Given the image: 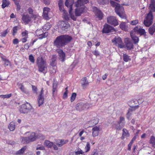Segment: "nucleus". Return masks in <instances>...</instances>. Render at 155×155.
<instances>
[{
	"label": "nucleus",
	"mask_w": 155,
	"mask_h": 155,
	"mask_svg": "<svg viewBox=\"0 0 155 155\" xmlns=\"http://www.w3.org/2000/svg\"><path fill=\"white\" fill-rule=\"evenodd\" d=\"M153 16L151 12H149L145 18L143 24L146 27H149L151 25L153 21Z\"/></svg>",
	"instance_id": "39448f33"
},
{
	"label": "nucleus",
	"mask_w": 155,
	"mask_h": 155,
	"mask_svg": "<svg viewBox=\"0 0 155 155\" xmlns=\"http://www.w3.org/2000/svg\"><path fill=\"white\" fill-rule=\"evenodd\" d=\"M58 85V83L54 82L52 85V94L53 95L55 92L57 91V88Z\"/></svg>",
	"instance_id": "393cba45"
},
{
	"label": "nucleus",
	"mask_w": 155,
	"mask_h": 155,
	"mask_svg": "<svg viewBox=\"0 0 155 155\" xmlns=\"http://www.w3.org/2000/svg\"><path fill=\"white\" fill-rule=\"evenodd\" d=\"M114 31L115 29L114 28L108 24H106L104 26L102 32L103 33H108Z\"/></svg>",
	"instance_id": "9b49d317"
},
{
	"label": "nucleus",
	"mask_w": 155,
	"mask_h": 155,
	"mask_svg": "<svg viewBox=\"0 0 155 155\" xmlns=\"http://www.w3.org/2000/svg\"><path fill=\"white\" fill-rule=\"evenodd\" d=\"M35 34L38 36H39V38L40 39H42L43 38H46L48 35V32H45L43 33V32L42 29H37L35 32Z\"/></svg>",
	"instance_id": "f8f14e48"
},
{
	"label": "nucleus",
	"mask_w": 155,
	"mask_h": 155,
	"mask_svg": "<svg viewBox=\"0 0 155 155\" xmlns=\"http://www.w3.org/2000/svg\"><path fill=\"white\" fill-rule=\"evenodd\" d=\"M29 137L31 142L35 140L38 138H40L42 140H44L45 139V136L43 135L40 134H36L34 132L31 133Z\"/></svg>",
	"instance_id": "6e6552de"
},
{
	"label": "nucleus",
	"mask_w": 155,
	"mask_h": 155,
	"mask_svg": "<svg viewBox=\"0 0 155 155\" xmlns=\"http://www.w3.org/2000/svg\"><path fill=\"white\" fill-rule=\"evenodd\" d=\"M107 22L114 26H116L118 25L117 20L115 17L114 16H110L107 18Z\"/></svg>",
	"instance_id": "1a4fd4ad"
},
{
	"label": "nucleus",
	"mask_w": 155,
	"mask_h": 155,
	"mask_svg": "<svg viewBox=\"0 0 155 155\" xmlns=\"http://www.w3.org/2000/svg\"><path fill=\"white\" fill-rule=\"evenodd\" d=\"M90 122L93 125L97 124L98 122V120L97 118L91 120Z\"/></svg>",
	"instance_id": "e433bc0d"
},
{
	"label": "nucleus",
	"mask_w": 155,
	"mask_h": 155,
	"mask_svg": "<svg viewBox=\"0 0 155 155\" xmlns=\"http://www.w3.org/2000/svg\"><path fill=\"white\" fill-rule=\"evenodd\" d=\"M123 59L125 62H127L131 60L130 56L126 54H124L123 55Z\"/></svg>",
	"instance_id": "bb28decb"
},
{
	"label": "nucleus",
	"mask_w": 155,
	"mask_h": 155,
	"mask_svg": "<svg viewBox=\"0 0 155 155\" xmlns=\"http://www.w3.org/2000/svg\"><path fill=\"white\" fill-rule=\"evenodd\" d=\"M135 34H139L140 36L145 35L146 32L144 29L136 26L130 32V35L133 40L135 44L138 43L139 38L138 37L135 36Z\"/></svg>",
	"instance_id": "20e7f679"
},
{
	"label": "nucleus",
	"mask_w": 155,
	"mask_h": 155,
	"mask_svg": "<svg viewBox=\"0 0 155 155\" xmlns=\"http://www.w3.org/2000/svg\"><path fill=\"white\" fill-rule=\"evenodd\" d=\"M28 31L26 30L22 32L21 33V36L22 37H28Z\"/></svg>",
	"instance_id": "4c0bfd02"
},
{
	"label": "nucleus",
	"mask_w": 155,
	"mask_h": 155,
	"mask_svg": "<svg viewBox=\"0 0 155 155\" xmlns=\"http://www.w3.org/2000/svg\"><path fill=\"white\" fill-rule=\"evenodd\" d=\"M13 33L12 35L14 36L15 35V34L17 33V31L18 30V28L17 26L14 27L12 29Z\"/></svg>",
	"instance_id": "c03bdc74"
},
{
	"label": "nucleus",
	"mask_w": 155,
	"mask_h": 155,
	"mask_svg": "<svg viewBox=\"0 0 155 155\" xmlns=\"http://www.w3.org/2000/svg\"><path fill=\"white\" fill-rule=\"evenodd\" d=\"M28 37H22L20 40V41H21L22 43H25L27 41Z\"/></svg>",
	"instance_id": "052dcab7"
},
{
	"label": "nucleus",
	"mask_w": 155,
	"mask_h": 155,
	"mask_svg": "<svg viewBox=\"0 0 155 155\" xmlns=\"http://www.w3.org/2000/svg\"><path fill=\"white\" fill-rule=\"evenodd\" d=\"M32 109V107L28 102L22 105L20 108V112L22 113H27Z\"/></svg>",
	"instance_id": "0eeeda50"
},
{
	"label": "nucleus",
	"mask_w": 155,
	"mask_h": 155,
	"mask_svg": "<svg viewBox=\"0 0 155 155\" xmlns=\"http://www.w3.org/2000/svg\"><path fill=\"white\" fill-rule=\"evenodd\" d=\"M36 63L38 71L45 74L47 72L48 67L46 60L42 56L38 57L36 59Z\"/></svg>",
	"instance_id": "7ed1b4c3"
},
{
	"label": "nucleus",
	"mask_w": 155,
	"mask_h": 155,
	"mask_svg": "<svg viewBox=\"0 0 155 155\" xmlns=\"http://www.w3.org/2000/svg\"><path fill=\"white\" fill-rule=\"evenodd\" d=\"M28 13H29V14H30V15H32V14H33V9L31 7H29V8L28 10Z\"/></svg>",
	"instance_id": "13d9d810"
},
{
	"label": "nucleus",
	"mask_w": 155,
	"mask_h": 155,
	"mask_svg": "<svg viewBox=\"0 0 155 155\" xmlns=\"http://www.w3.org/2000/svg\"><path fill=\"white\" fill-rule=\"evenodd\" d=\"M110 4L113 7H115V8L117 5H119V4L117 3L114 2L112 1H110Z\"/></svg>",
	"instance_id": "864d4df0"
},
{
	"label": "nucleus",
	"mask_w": 155,
	"mask_h": 155,
	"mask_svg": "<svg viewBox=\"0 0 155 155\" xmlns=\"http://www.w3.org/2000/svg\"><path fill=\"white\" fill-rule=\"evenodd\" d=\"M138 23V20H135L131 21L130 22V24L132 25H136Z\"/></svg>",
	"instance_id": "09e8293b"
},
{
	"label": "nucleus",
	"mask_w": 155,
	"mask_h": 155,
	"mask_svg": "<svg viewBox=\"0 0 155 155\" xmlns=\"http://www.w3.org/2000/svg\"><path fill=\"white\" fill-rule=\"evenodd\" d=\"M115 12L120 17L123 18H126V16L124 13V7L120 6V5H117L115 8Z\"/></svg>",
	"instance_id": "423d86ee"
},
{
	"label": "nucleus",
	"mask_w": 155,
	"mask_h": 155,
	"mask_svg": "<svg viewBox=\"0 0 155 155\" xmlns=\"http://www.w3.org/2000/svg\"><path fill=\"white\" fill-rule=\"evenodd\" d=\"M130 134L128 131L125 128L123 129L122 130V134L120 138L123 140L125 138H127L130 137Z\"/></svg>",
	"instance_id": "dca6fc26"
},
{
	"label": "nucleus",
	"mask_w": 155,
	"mask_h": 155,
	"mask_svg": "<svg viewBox=\"0 0 155 155\" xmlns=\"http://www.w3.org/2000/svg\"><path fill=\"white\" fill-rule=\"evenodd\" d=\"M8 33V29L5 30L4 31L2 32L1 33V36L3 37H5L6 36V34Z\"/></svg>",
	"instance_id": "603ef678"
},
{
	"label": "nucleus",
	"mask_w": 155,
	"mask_h": 155,
	"mask_svg": "<svg viewBox=\"0 0 155 155\" xmlns=\"http://www.w3.org/2000/svg\"><path fill=\"white\" fill-rule=\"evenodd\" d=\"M77 94L75 93H72L71 96V102H72L75 100Z\"/></svg>",
	"instance_id": "ea45409f"
},
{
	"label": "nucleus",
	"mask_w": 155,
	"mask_h": 155,
	"mask_svg": "<svg viewBox=\"0 0 155 155\" xmlns=\"http://www.w3.org/2000/svg\"><path fill=\"white\" fill-rule=\"evenodd\" d=\"M19 42L17 38H15L13 40V44L15 45L17 44Z\"/></svg>",
	"instance_id": "774afa93"
},
{
	"label": "nucleus",
	"mask_w": 155,
	"mask_h": 155,
	"mask_svg": "<svg viewBox=\"0 0 155 155\" xmlns=\"http://www.w3.org/2000/svg\"><path fill=\"white\" fill-rule=\"evenodd\" d=\"M21 142L23 143H27L31 141H30L29 137H28L22 138Z\"/></svg>",
	"instance_id": "72a5a7b5"
},
{
	"label": "nucleus",
	"mask_w": 155,
	"mask_h": 155,
	"mask_svg": "<svg viewBox=\"0 0 155 155\" xmlns=\"http://www.w3.org/2000/svg\"><path fill=\"white\" fill-rule=\"evenodd\" d=\"M59 7L60 8L61 6H63V0H59L58 3Z\"/></svg>",
	"instance_id": "e2e57ef3"
},
{
	"label": "nucleus",
	"mask_w": 155,
	"mask_h": 155,
	"mask_svg": "<svg viewBox=\"0 0 155 155\" xmlns=\"http://www.w3.org/2000/svg\"><path fill=\"white\" fill-rule=\"evenodd\" d=\"M6 143L11 145H13L15 143V142L13 141L8 140L6 141Z\"/></svg>",
	"instance_id": "69168bd1"
},
{
	"label": "nucleus",
	"mask_w": 155,
	"mask_h": 155,
	"mask_svg": "<svg viewBox=\"0 0 155 155\" xmlns=\"http://www.w3.org/2000/svg\"><path fill=\"white\" fill-rule=\"evenodd\" d=\"M89 85L88 81L84 82L81 84V85L84 88H86V87Z\"/></svg>",
	"instance_id": "de8ad7c7"
},
{
	"label": "nucleus",
	"mask_w": 155,
	"mask_h": 155,
	"mask_svg": "<svg viewBox=\"0 0 155 155\" xmlns=\"http://www.w3.org/2000/svg\"><path fill=\"white\" fill-rule=\"evenodd\" d=\"M44 144L48 148H51L53 146L54 143L48 140H46L44 142Z\"/></svg>",
	"instance_id": "5701e85b"
},
{
	"label": "nucleus",
	"mask_w": 155,
	"mask_h": 155,
	"mask_svg": "<svg viewBox=\"0 0 155 155\" xmlns=\"http://www.w3.org/2000/svg\"><path fill=\"white\" fill-rule=\"evenodd\" d=\"M125 119L124 118L122 117H120V120L118 122V124H120L121 123H122V124H124V123L123 121H124Z\"/></svg>",
	"instance_id": "49530a36"
},
{
	"label": "nucleus",
	"mask_w": 155,
	"mask_h": 155,
	"mask_svg": "<svg viewBox=\"0 0 155 155\" xmlns=\"http://www.w3.org/2000/svg\"><path fill=\"white\" fill-rule=\"evenodd\" d=\"M92 53L93 54L96 56V57L100 55V53L98 51L96 50L94 51H93L92 52Z\"/></svg>",
	"instance_id": "6e6d98bb"
},
{
	"label": "nucleus",
	"mask_w": 155,
	"mask_h": 155,
	"mask_svg": "<svg viewBox=\"0 0 155 155\" xmlns=\"http://www.w3.org/2000/svg\"><path fill=\"white\" fill-rule=\"evenodd\" d=\"M50 9L48 8L44 7L43 9V17L46 20L49 19L48 16V12L50 11Z\"/></svg>",
	"instance_id": "a211bd4d"
},
{
	"label": "nucleus",
	"mask_w": 155,
	"mask_h": 155,
	"mask_svg": "<svg viewBox=\"0 0 155 155\" xmlns=\"http://www.w3.org/2000/svg\"><path fill=\"white\" fill-rule=\"evenodd\" d=\"M112 42L114 43L116 45L118 48H122L124 47L122 39L120 37L117 38L115 37L114 39L112 40Z\"/></svg>",
	"instance_id": "9d476101"
},
{
	"label": "nucleus",
	"mask_w": 155,
	"mask_h": 155,
	"mask_svg": "<svg viewBox=\"0 0 155 155\" xmlns=\"http://www.w3.org/2000/svg\"><path fill=\"white\" fill-rule=\"evenodd\" d=\"M75 155H78L80 154H83L84 152L81 149L80 150L75 152Z\"/></svg>",
	"instance_id": "5fc2aeb1"
},
{
	"label": "nucleus",
	"mask_w": 155,
	"mask_h": 155,
	"mask_svg": "<svg viewBox=\"0 0 155 155\" xmlns=\"http://www.w3.org/2000/svg\"><path fill=\"white\" fill-rule=\"evenodd\" d=\"M68 141V140L64 141V140H61L59 143L57 142L56 144L58 147H61L67 143Z\"/></svg>",
	"instance_id": "a878e982"
},
{
	"label": "nucleus",
	"mask_w": 155,
	"mask_h": 155,
	"mask_svg": "<svg viewBox=\"0 0 155 155\" xmlns=\"http://www.w3.org/2000/svg\"><path fill=\"white\" fill-rule=\"evenodd\" d=\"M27 148V147L26 146H25L23 147L21 149H20V154L23 153L25 150Z\"/></svg>",
	"instance_id": "8fccbe9b"
},
{
	"label": "nucleus",
	"mask_w": 155,
	"mask_h": 155,
	"mask_svg": "<svg viewBox=\"0 0 155 155\" xmlns=\"http://www.w3.org/2000/svg\"><path fill=\"white\" fill-rule=\"evenodd\" d=\"M20 89L21 91L24 93L28 94V90L25 87L22 85H21L20 87Z\"/></svg>",
	"instance_id": "c9c22d12"
},
{
	"label": "nucleus",
	"mask_w": 155,
	"mask_h": 155,
	"mask_svg": "<svg viewBox=\"0 0 155 155\" xmlns=\"http://www.w3.org/2000/svg\"><path fill=\"white\" fill-rule=\"evenodd\" d=\"M134 140H132V139L131 140V141L130 142V143L128 144V150L129 151H130L131 150V146L134 143Z\"/></svg>",
	"instance_id": "a18cd8bd"
},
{
	"label": "nucleus",
	"mask_w": 155,
	"mask_h": 155,
	"mask_svg": "<svg viewBox=\"0 0 155 155\" xmlns=\"http://www.w3.org/2000/svg\"><path fill=\"white\" fill-rule=\"evenodd\" d=\"M98 3L101 5H104L109 3V0H98Z\"/></svg>",
	"instance_id": "f704fd0d"
},
{
	"label": "nucleus",
	"mask_w": 155,
	"mask_h": 155,
	"mask_svg": "<svg viewBox=\"0 0 155 155\" xmlns=\"http://www.w3.org/2000/svg\"><path fill=\"white\" fill-rule=\"evenodd\" d=\"M68 0H66L65 2V5L69 8V12L70 16L71 18L74 21L77 19V16H80L81 14L86 12L87 10V8L84 6V5L89 2L88 0H78L75 3V5L77 8L75 10V16L74 14L72 12V9L73 3H69Z\"/></svg>",
	"instance_id": "f257e3e1"
},
{
	"label": "nucleus",
	"mask_w": 155,
	"mask_h": 155,
	"mask_svg": "<svg viewBox=\"0 0 155 155\" xmlns=\"http://www.w3.org/2000/svg\"><path fill=\"white\" fill-rule=\"evenodd\" d=\"M57 52L58 53L59 59L62 62H63L65 60V54L61 49H58L57 50Z\"/></svg>",
	"instance_id": "4468645a"
},
{
	"label": "nucleus",
	"mask_w": 155,
	"mask_h": 155,
	"mask_svg": "<svg viewBox=\"0 0 155 155\" xmlns=\"http://www.w3.org/2000/svg\"><path fill=\"white\" fill-rule=\"evenodd\" d=\"M44 91L42 87L41 88V90L39 94L38 97H44Z\"/></svg>",
	"instance_id": "3c124183"
},
{
	"label": "nucleus",
	"mask_w": 155,
	"mask_h": 155,
	"mask_svg": "<svg viewBox=\"0 0 155 155\" xmlns=\"http://www.w3.org/2000/svg\"><path fill=\"white\" fill-rule=\"evenodd\" d=\"M124 124H121V125L120 124H114V126H115L116 129L117 130H121L122 128L124 126Z\"/></svg>",
	"instance_id": "c756f323"
},
{
	"label": "nucleus",
	"mask_w": 155,
	"mask_h": 155,
	"mask_svg": "<svg viewBox=\"0 0 155 155\" xmlns=\"http://www.w3.org/2000/svg\"><path fill=\"white\" fill-rule=\"evenodd\" d=\"M29 60L31 63H34L35 62V60L32 54L29 55Z\"/></svg>",
	"instance_id": "a19ab883"
},
{
	"label": "nucleus",
	"mask_w": 155,
	"mask_h": 155,
	"mask_svg": "<svg viewBox=\"0 0 155 155\" xmlns=\"http://www.w3.org/2000/svg\"><path fill=\"white\" fill-rule=\"evenodd\" d=\"M32 90L35 93H37V88L36 86L34 85H32Z\"/></svg>",
	"instance_id": "bf43d9fd"
},
{
	"label": "nucleus",
	"mask_w": 155,
	"mask_h": 155,
	"mask_svg": "<svg viewBox=\"0 0 155 155\" xmlns=\"http://www.w3.org/2000/svg\"><path fill=\"white\" fill-rule=\"evenodd\" d=\"M36 150H43L45 149V148L44 146H42L40 147H37L36 148Z\"/></svg>",
	"instance_id": "338daca9"
},
{
	"label": "nucleus",
	"mask_w": 155,
	"mask_h": 155,
	"mask_svg": "<svg viewBox=\"0 0 155 155\" xmlns=\"http://www.w3.org/2000/svg\"><path fill=\"white\" fill-rule=\"evenodd\" d=\"M9 4V0H3L2 5V8H4L5 7H8Z\"/></svg>",
	"instance_id": "b1692460"
},
{
	"label": "nucleus",
	"mask_w": 155,
	"mask_h": 155,
	"mask_svg": "<svg viewBox=\"0 0 155 155\" xmlns=\"http://www.w3.org/2000/svg\"><path fill=\"white\" fill-rule=\"evenodd\" d=\"M149 141L152 147L155 148V137L152 136L150 137Z\"/></svg>",
	"instance_id": "2f4dec72"
},
{
	"label": "nucleus",
	"mask_w": 155,
	"mask_h": 155,
	"mask_svg": "<svg viewBox=\"0 0 155 155\" xmlns=\"http://www.w3.org/2000/svg\"><path fill=\"white\" fill-rule=\"evenodd\" d=\"M57 56L55 55H53L51 59L52 61H56Z\"/></svg>",
	"instance_id": "680f3d73"
},
{
	"label": "nucleus",
	"mask_w": 155,
	"mask_h": 155,
	"mask_svg": "<svg viewBox=\"0 0 155 155\" xmlns=\"http://www.w3.org/2000/svg\"><path fill=\"white\" fill-rule=\"evenodd\" d=\"M139 107V105L136 106L134 107H132L131 108H129L130 110H131V111L133 112L136 109L138 108Z\"/></svg>",
	"instance_id": "4d7b16f0"
},
{
	"label": "nucleus",
	"mask_w": 155,
	"mask_h": 155,
	"mask_svg": "<svg viewBox=\"0 0 155 155\" xmlns=\"http://www.w3.org/2000/svg\"><path fill=\"white\" fill-rule=\"evenodd\" d=\"M90 144L89 142H87L85 147V152H87L90 150Z\"/></svg>",
	"instance_id": "58836bf2"
},
{
	"label": "nucleus",
	"mask_w": 155,
	"mask_h": 155,
	"mask_svg": "<svg viewBox=\"0 0 155 155\" xmlns=\"http://www.w3.org/2000/svg\"><path fill=\"white\" fill-rule=\"evenodd\" d=\"M14 2L15 5H16L17 8V9L18 11L19 10V1L18 0H13Z\"/></svg>",
	"instance_id": "79ce46f5"
},
{
	"label": "nucleus",
	"mask_w": 155,
	"mask_h": 155,
	"mask_svg": "<svg viewBox=\"0 0 155 155\" xmlns=\"http://www.w3.org/2000/svg\"><path fill=\"white\" fill-rule=\"evenodd\" d=\"M57 64L56 61H52L50 64V65L52 67H54L56 66Z\"/></svg>",
	"instance_id": "0e129e2a"
},
{
	"label": "nucleus",
	"mask_w": 155,
	"mask_h": 155,
	"mask_svg": "<svg viewBox=\"0 0 155 155\" xmlns=\"http://www.w3.org/2000/svg\"><path fill=\"white\" fill-rule=\"evenodd\" d=\"M94 8L96 9L95 12V13L96 15L98 18L99 20H101L103 17V14L101 11L98 9L96 7H95Z\"/></svg>",
	"instance_id": "aec40b11"
},
{
	"label": "nucleus",
	"mask_w": 155,
	"mask_h": 155,
	"mask_svg": "<svg viewBox=\"0 0 155 155\" xmlns=\"http://www.w3.org/2000/svg\"><path fill=\"white\" fill-rule=\"evenodd\" d=\"M51 25L49 23H47L43 26V29L44 30L47 31L50 29Z\"/></svg>",
	"instance_id": "473e14b6"
},
{
	"label": "nucleus",
	"mask_w": 155,
	"mask_h": 155,
	"mask_svg": "<svg viewBox=\"0 0 155 155\" xmlns=\"http://www.w3.org/2000/svg\"><path fill=\"white\" fill-rule=\"evenodd\" d=\"M119 26L120 28L124 31H126L127 29V27L126 25V23L125 22L121 23Z\"/></svg>",
	"instance_id": "cd10ccee"
},
{
	"label": "nucleus",
	"mask_w": 155,
	"mask_h": 155,
	"mask_svg": "<svg viewBox=\"0 0 155 155\" xmlns=\"http://www.w3.org/2000/svg\"><path fill=\"white\" fill-rule=\"evenodd\" d=\"M149 9L150 10L149 12H155V0H150V3L149 7Z\"/></svg>",
	"instance_id": "6ab92c4d"
},
{
	"label": "nucleus",
	"mask_w": 155,
	"mask_h": 155,
	"mask_svg": "<svg viewBox=\"0 0 155 155\" xmlns=\"http://www.w3.org/2000/svg\"><path fill=\"white\" fill-rule=\"evenodd\" d=\"M44 100V97H38V106L39 107L42 105L43 104Z\"/></svg>",
	"instance_id": "7c9ffc66"
},
{
	"label": "nucleus",
	"mask_w": 155,
	"mask_h": 155,
	"mask_svg": "<svg viewBox=\"0 0 155 155\" xmlns=\"http://www.w3.org/2000/svg\"><path fill=\"white\" fill-rule=\"evenodd\" d=\"M60 25L61 29L65 31H67L68 28L70 27V24L66 21H62Z\"/></svg>",
	"instance_id": "f3484780"
},
{
	"label": "nucleus",
	"mask_w": 155,
	"mask_h": 155,
	"mask_svg": "<svg viewBox=\"0 0 155 155\" xmlns=\"http://www.w3.org/2000/svg\"><path fill=\"white\" fill-rule=\"evenodd\" d=\"M148 31L151 35L155 34V22L149 28Z\"/></svg>",
	"instance_id": "4be33fe9"
},
{
	"label": "nucleus",
	"mask_w": 155,
	"mask_h": 155,
	"mask_svg": "<svg viewBox=\"0 0 155 155\" xmlns=\"http://www.w3.org/2000/svg\"><path fill=\"white\" fill-rule=\"evenodd\" d=\"M92 136L94 137L97 136L99 133L100 129L98 127L96 126L92 128Z\"/></svg>",
	"instance_id": "412c9836"
},
{
	"label": "nucleus",
	"mask_w": 155,
	"mask_h": 155,
	"mask_svg": "<svg viewBox=\"0 0 155 155\" xmlns=\"http://www.w3.org/2000/svg\"><path fill=\"white\" fill-rule=\"evenodd\" d=\"M22 20L25 25L29 23L31 21V17L28 14L23 15L22 16Z\"/></svg>",
	"instance_id": "2eb2a0df"
},
{
	"label": "nucleus",
	"mask_w": 155,
	"mask_h": 155,
	"mask_svg": "<svg viewBox=\"0 0 155 155\" xmlns=\"http://www.w3.org/2000/svg\"><path fill=\"white\" fill-rule=\"evenodd\" d=\"M15 128V124L13 122H11L8 126V128L11 131H13Z\"/></svg>",
	"instance_id": "c85d7f7f"
},
{
	"label": "nucleus",
	"mask_w": 155,
	"mask_h": 155,
	"mask_svg": "<svg viewBox=\"0 0 155 155\" xmlns=\"http://www.w3.org/2000/svg\"><path fill=\"white\" fill-rule=\"evenodd\" d=\"M132 112V111H131V110L129 109L128 110L127 113V118L128 120L130 119V118Z\"/></svg>",
	"instance_id": "37998d69"
},
{
	"label": "nucleus",
	"mask_w": 155,
	"mask_h": 155,
	"mask_svg": "<svg viewBox=\"0 0 155 155\" xmlns=\"http://www.w3.org/2000/svg\"><path fill=\"white\" fill-rule=\"evenodd\" d=\"M124 43L127 50H130L133 48V45L130 39L128 38H126L124 39Z\"/></svg>",
	"instance_id": "ddd939ff"
},
{
	"label": "nucleus",
	"mask_w": 155,
	"mask_h": 155,
	"mask_svg": "<svg viewBox=\"0 0 155 155\" xmlns=\"http://www.w3.org/2000/svg\"><path fill=\"white\" fill-rule=\"evenodd\" d=\"M72 37L67 35H63L56 37L53 42L54 45L57 48H62L69 43L72 40Z\"/></svg>",
	"instance_id": "f03ea898"
}]
</instances>
